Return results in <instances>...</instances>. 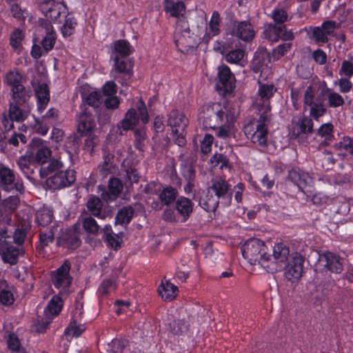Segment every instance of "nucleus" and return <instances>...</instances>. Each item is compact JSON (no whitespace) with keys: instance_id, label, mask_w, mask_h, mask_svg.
Segmentation results:
<instances>
[{"instance_id":"nucleus-1","label":"nucleus","mask_w":353,"mask_h":353,"mask_svg":"<svg viewBox=\"0 0 353 353\" xmlns=\"http://www.w3.org/2000/svg\"><path fill=\"white\" fill-rule=\"evenodd\" d=\"M256 114L257 117L251 119L245 124L243 131L253 143L264 148L268 145V126L272 116L271 106L263 105L261 110H256Z\"/></svg>"},{"instance_id":"nucleus-2","label":"nucleus","mask_w":353,"mask_h":353,"mask_svg":"<svg viewBox=\"0 0 353 353\" xmlns=\"http://www.w3.org/2000/svg\"><path fill=\"white\" fill-rule=\"evenodd\" d=\"M265 243L259 239H250L241 247L242 255L251 265L259 264L268 272L276 271V263L268 254Z\"/></svg>"},{"instance_id":"nucleus-3","label":"nucleus","mask_w":353,"mask_h":353,"mask_svg":"<svg viewBox=\"0 0 353 353\" xmlns=\"http://www.w3.org/2000/svg\"><path fill=\"white\" fill-rule=\"evenodd\" d=\"M199 119L203 128L215 129L223 125L224 120L228 119L224 108L219 103H212L203 105L199 113Z\"/></svg>"},{"instance_id":"nucleus-4","label":"nucleus","mask_w":353,"mask_h":353,"mask_svg":"<svg viewBox=\"0 0 353 353\" xmlns=\"http://www.w3.org/2000/svg\"><path fill=\"white\" fill-rule=\"evenodd\" d=\"M114 61V78L122 85H128L133 76V62L128 57H120L117 55H112Z\"/></svg>"},{"instance_id":"nucleus-5","label":"nucleus","mask_w":353,"mask_h":353,"mask_svg":"<svg viewBox=\"0 0 353 353\" xmlns=\"http://www.w3.org/2000/svg\"><path fill=\"white\" fill-rule=\"evenodd\" d=\"M39 8L46 19L51 22H61V17H66L68 8L63 0H43Z\"/></svg>"},{"instance_id":"nucleus-6","label":"nucleus","mask_w":353,"mask_h":353,"mask_svg":"<svg viewBox=\"0 0 353 353\" xmlns=\"http://www.w3.org/2000/svg\"><path fill=\"white\" fill-rule=\"evenodd\" d=\"M75 180L76 172L69 169L48 176L46 180V185L52 190H61L70 186Z\"/></svg>"},{"instance_id":"nucleus-7","label":"nucleus","mask_w":353,"mask_h":353,"mask_svg":"<svg viewBox=\"0 0 353 353\" xmlns=\"http://www.w3.org/2000/svg\"><path fill=\"white\" fill-rule=\"evenodd\" d=\"M330 92L325 81L307 87L303 99V104L325 103L327 94Z\"/></svg>"},{"instance_id":"nucleus-8","label":"nucleus","mask_w":353,"mask_h":353,"mask_svg":"<svg viewBox=\"0 0 353 353\" xmlns=\"http://www.w3.org/2000/svg\"><path fill=\"white\" fill-rule=\"evenodd\" d=\"M343 258L331 252L319 254V265L332 273L340 274L343 270Z\"/></svg>"},{"instance_id":"nucleus-9","label":"nucleus","mask_w":353,"mask_h":353,"mask_svg":"<svg viewBox=\"0 0 353 353\" xmlns=\"http://www.w3.org/2000/svg\"><path fill=\"white\" fill-rule=\"evenodd\" d=\"M70 262L68 260H65L64 263L53 272L52 281L56 288L65 290L70 287L72 281V278L70 275Z\"/></svg>"},{"instance_id":"nucleus-10","label":"nucleus","mask_w":353,"mask_h":353,"mask_svg":"<svg viewBox=\"0 0 353 353\" xmlns=\"http://www.w3.org/2000/svg\"><path fill=\"white\" fill-rule=\"evenodd\" d=\"M226 34L235 36L244 41H250L254 39L255 31L249 21H234L232 28L226 32Z\"/></svg>"},{"instance_id":"nucleus-11","label":"nucleus","mask_w":353,"mask_h":353,"mask_svg":"<svg viewBox=\"0 0 353 353\" xmlns=\"http://www.w3.org/2000/svg\"><path fill=\"white\" fill-rule=\"evenodd\" d=\"M209 188L224 207L230 205L232 192L230 190V185L227 181L222 179L212 180V185Z\"/></svg>"},{"instance_id":"nucleus-12","label":"nucleus","mask_w":353,"mask_h":353,"mask_svg":"<svg viewBox=\"0 0 353 353\" xmlns=\"http://www.w3.org/2000/svg\"><path fill=\"white\" fill-rule=\"evenodd\" d=\"M305 257L299 252L292 254V260L285 267V277L288 281L299 279L303 273Z\"/></svg>"},{"instance_id":"nucleus-13","label":"nucleus","mask_w":353,"mask_h":353,"mask_svg":"<svg viewBox=\"0 0 353 353\" xmlns=\"http://www.w3.org/2000/svg\"><path fill=\"white\" fill-rule=\"evenodd\" d=\"M32 150V159L34 162L44 165L50 159L52 152L46 146L43 145V141L40 138H33L30 143Z\"/></svg>"},{"instance_id":"nucleus-14","label":"nucleus","mask_w":353,"mask_h":353,"mask_svg":"<svg viewBox=\"0 0 353 353\" xmlns=\"http://www.w3.org/2000/svg\"><path fill=\"white\" fill-rule=\"evenodd\" d=\"M83 313V305L77 303L72 312L71 321L65 331L67 336L78 337L85 330L84 324L81 323Z\"/></svg>"},{"instance_id":"nucleus-15","label":"nucleus","mask_w":353,"mask_h":353,"mask_svg":"<svg viewBox=\"0 0 353 353\" xmlns=\"http://www.w3.org/2000/svg\"><path fill=\"white\" fill-rule=\"evenodd\" d=\"M57 244L59 246L75 250L81 244L79 232L77 230L76 226L67 228L61 235L57 237Z\"/></svg>"},{"instance_id":"nucleus-16","label":"nucleus","mask_w":353,"mask_h":353,"mask_svg":"<svg viewBox=\"0 0 353 353\" xmlns=\"http://www.w3.org/2000/svg\"><path fill=\"white\" fill-rule=\"evenodd\" d=\"M103 202L99 196L91 194L88 196L85 203V209L81 212V214H90L104 220L108 216V213L103 209Z\"/></svg>"},{"instance_id":"nucleus-17","label":"nucleus","mask_w":353,"mask_h":353,"mask_svg":"<svg viewBox=\"0 0 353 353\" xmlns=\"http://www.w3.org/2000/svg\"><path fill=\"white\" fill-rule=\"evenodd\" d=\"M15 176L12 170L0 163V185L6 191L15 189L19 192L23 191V185L20 183H14Z\"/></svg>"},{"instance_id":"nucleus-18","label":"nucleus","mask_w":353,"mask_h":353,"mask_svg":"<svg viewBox=\"0 0 353 353\" xmlns=\"http://www.w3.org/2000/svg\"><path fill=\"white\" fill-rule=\"evenodd\" d=\"M276 88L273 84H260L258 90V98L253 103L255 110H261L263 105H270V99L272 97Z\"/></svg>"},{"instance_id":"nucleus-19","label":"nucleus","mask_w":353,"mask_h":353,"mask_svg":"<svg viewBox=\"0 0 353 353\" xmlns=\"http://www.w3.org/2000/svg\"><path fill=\"white\" fill-rule=\"evenodd\" d=\"M188 120L178 110H172L168 119V125L171 127L173 133H184L188 126Z\"/></svg>"},{"instance_id":"nucleus-20","label":"nucleus","mask_w":353,"mask_h":353,"mask_svg":"<svg viewBox=\"0 0 353 353\" xmlns=\"http://www.w3.org/2000/svg\"><path fill=\"white\" fill-rule=\"evenodd\" d=\"M212 193L211 189L208 188L202 196L198 197L194 194L193 199L198 201L199 205L206 212H214L221 201L215 195L213 196Z\"/></svg>"},{"instance_id":"nucleus-21","label":"nucleus","mask_w":353,"mask_h":353,"mask_svg":"<svg viewBox=\"0 0 353 353\" xmlns=\"http://www.w3.org/2000/svg\"><path fill=\"white\" fill-rule=\"evenodd\" d=\"M310 116H303L294 123L292 137L297 139L301 134H310L314 132V123Z\"/></svg>"},{"instance_id":"nucleus-22","label":"nucleus","mask_w":353,"mask_h":353,"mask_svg":"<svg viewBox=\"0 0 353 353\" xmlns=\"http://www.w3.org/2000/svg\"><path fill=\"white\" fill-rule=\"evenodd\" d=\"M78 121L77 132L81 134V136L92 133L96 124L94 117L91 113L85 110L79 115Z\"/></svg>"},{"instance_id":"nucleus-23","label":"nucleus","mask_w":353,"mask_h":353,"mask_svg":"<svg viewBox=\"0 0 353 353\" xmlns=\"http://www.w3.org/2000/svg\"><path fill=\"white\" fill-rule=\"evenodd\" d=\"M288 179L302 192L310 191L308 188H310L311 179L307 174L292 169L289 171Z\"/></svg>"},{"instance_id":"nucleus-24","label":"nucleus","mask_w":353,"mask_h":353,"mask_svg":"<svg viewBox=\"0 0 353 353\" xmlns=\"http://www.w3.org/2000/svg\"><path fill=\"white\" fill-rule=\"evenodd\" d=\"M174 208L183 217V221H186L193 212L194 203L189 198L180 196L176 200Z\"/></svg>"},{"instance_id":"nucleus-25","label":"nucleus","mask_w":353,"mask_h":353,"mask_svg":"<svg viewBox=\"0 0 353 353\" xmlns=\"http://www.w3.org/2000/svg\"><path fill=\"white\" fill-rule=\"evenodd\" d=\"M79 221L83 230L89 235L97 236L101 230V227L94 219V216L90 214H81L79 218Z\"/></svg>"},{"instance_id":"nucleus-26","label":"nucleus","mask_w":353,"mask_h":353,"mask_svg":"<svg viewBox=\"0 0 353 353\" xmlns=\"http://www.w3.org/2000/svg\"><path fill=\"white\" fill-rule=\"evenodd\" d=\"M108 190L103 192L102 198L106 201H114L123 190V183L117 178L112 177L108 181Z\"/></svg>"},{"instance_id":"nucleus-27","label":"nucleus","mask_w":353,"mask_h":353,"mask_svg":"<svg viewBox=\"0 0 353 353\" xmlns=\"http://www.w3.org/2000/svg\"><path fill=\"white\" fill-rule=\"evenodd\" d=\"M218 70L219 83L222 85L220 89H223L226 92L232 90L234 81V76L232 73L230 68L228 65H222L219 67Z\"/></svg>"},{"instance_id":"nucleus-28","label":"nucleus","mask_w":353,"mask_h":353,"mask_svg":"<svg viewBox=\"0 0 353 353\" xmlns=\"http://www.w3.org/2000/svg\"><path fill=\"white\" fill-rule=\"evenodd\" d=\"M30 112L29 105L11 103L9 108V117L12 121L21 122L27 119Z\"/></svg>"},{"instance_id":"nucleus-29","label":"nucleus","mask_w":353,"mask_h":353,"mask_svg":"<svg viewBox=\"0 0 353 353\" xmlns=\"http://www.w3.org/2000/svg\"><path fill=\"white\" fill-rule=\"evenodd\" d=\"M67 170L64 164L57 159H52L47 165H43L39 169V175L41 179L48 178L52 174H59Z\"/></svg>"},{"instance_id":"nucleus-30","label":"nucleus","mask_w":353,"mask_h":353,"mask_svg":"<svg viewBox=\"0 0 353 353\" xmlns=\"http://www.w3.org/2000/svg\"><path fill=\"white\" fill-rule=\"evenodd\" d=\"M139 117L137 113V110L130 108L125 113L123 119L118 123V128L124 131L133 130L138 125Z\"/></svg>"},{"instance_id":"nucleus-31","label":"nucleus","mask_w":353,"mask_h":353,"mask_svg":"<svg viewBox=\"0 0 353 353\" xmlns=\"http://www.w3.org/2000/svg\"><path fill=\"white\" fill-rule=\"evenodd\" d=\"M12 103L28 105V101L32 97V90L30 88L22 85L11 91Z\"/></svg>"},{"instance_id":"nucleus-32","label":"nucleus","mask_w":353,"mask_h":353,"mask_svg":"<svg viewBox=\"0 0 353 353\" xmlns=\"http://www.w3.org/2000/svg\"><path fill=\"white\" fill-rule=\"evenodd\" d=\"M12 214L10 210L0 206V239L10 237L8 227L12 224Z\"/></svg>"},{"instance_id":"nucleus-33","label":"nucleus","mask_w":353,"mask_h":353,"mask_svg":"<svg viewBox=\"0 0 353 353\" xmlns=\"http://www.w3.org/2000/svg\"><path fill=\"white\" fill-rule=\"evenodd\" d=\"M164 10L170 13L172 17H183L185 13V6L182 1L174 2L170 0H164Z\"/></svg>"},{"instance_id":"nucleus-34","label":"nucleus","mask_w":353,"mask_h":353,"mask_svg":"<svg viewBox=\"0 0 353 353\" xmlns=\"http://www.w3.org/2000/svg\"><path fill=\"white\" fill-rule=\"evenodd\" d=\"M282 28H284V25L273 24L272 23L266 24L263 32V37L272 43L279 41V34L282 32Z\"/></svg>"},{"instance_id":"nucleus-35","label":"nucleus","mask_w":353,"mask_h":353,"mask_svg":"<svg viewBox=\"0 0 353 353\" xmlns=\"http://www.w3.org/2000/svg\"><path fill=\"white\" fill-rule=\"evenodd\" d=\"M178 194L179 192L176 188L170 185H165L163 187V189L159 192V199L162 204L170 205L172 203L176 202L179 197Z\"/></svg>"},{"instance_id":"nucleus-36","label":"nucleus","mask_w":353,"mask_h":353,"mask_svg":"<svg viewBox=\"0 0 353 353\" xmlns=\"http://www.w3.org/2000/svg\"><path fill=\"white\" fill-rule=\"evenodd\" d=\"M62 230L61 225L54 223L49 230H41L39 232V241L42 245L47 246L52 243L57 234Z\"/></svg>"},{"instance_id":"nucleus-37","label":"nucleus","mask_w":353,"mask_h":353,"mask_svg":"<svg viewBox=\"0 0 353 353\" xmlns=\"http://www.w3.org/2000/svg\"><path fill=\"white\" fill-rule=\"evenodd\" d=\"M54 219L53 210L48 207H43L35 214V222L40 226L48 225Z\"/></svg>"},{"instance_id":"nucleus-38","label":"nucleus","mask_w":353,"mask_h":353,"mask_svg":"<svg viewBox=\"0 0 353 353\" xmlns=\"http://www.w3.org/2000/svg\"><path fill=\"white\" fill-rule=\"evenodd\" d=\"M220 23L221 17L219 13L217 11H214L208 23L207 32L205 35L207 41H208L212 37L216 36L220 33Z\"/></svg>"},{"instance_id":"nucleus-39","label":"nucleus","mask_w":353,"mask_h":353,"mask_svg":"<svg viewBox=\"0 0 353 353\" xmlns=\"http://www.w3.org/2000/svg\"><path fill=\"white\" fill-rule=\"evenodd\" d=\"M178 288L169 281H166L159 287L158 292L161 298L166 301H171L176 296Z\"/></svg>"},{"instance_id":"nucleus-40","label":"nucleus","mask_w":353,"mask_h":353,"mask_svg":"<svg viewBox=\"0 0 353 353\" xmlns=\"http://www.w3.org/2000/svg\"><path fill=\"white\" fill-rule=\"evenodd\" d=\"M133 52L134 48L128 41L120 39L114 43V52L112 55H117L120 57H128Z\"/></svg>"},{"instance_id":"nucleus-41","label":"nucleus","mask_w":353,"mask_h":353,"mask_svg":"<svg viewBox=\"0 0 353 353\" xmlns=\"http://www.w3.org/2000/svg\"><path fill=\"white\" fill-rule=\"evenodd\" d=\"M5 83L10 88V92L18 87L24 85L26 79L22 75L16 71H10L8 72L4 79Z\"/></svg>"},{"instance_id":"nucleus-42","label":"nucleus","mask_w":353,"mask_h":353,"mask_svg":"<svg viewBox=\"0 0 353 353\" xmlns=\"http://www.w3.org/2000/svg\"><path fill=\"white\" fill-rule=\"evenodd\" d=\"M134 214V210L131 205L124 206L121 208L115 217L116 224H128Z\"/></svg>"},{"instance_id":"nucleus-43","label":"nucleus","mask_w":353,"mask_h":353,"mask_svg":"<svg viewBox=\"0 0 353 353\" xmlns=\"http://www.w3.org/2000/svg\"><path fill=\"white\" fill-rule=\"evenodd\" d=\"M305 110L309 109L310 117L316 121H319V118L323 117L327 112V107L325 102L321 103L303 104Z\"/></svg>"},{"instance_id":"nucleus-44","label":"nucleus","mask_w":353,"mask_h":353,"mask_svg":"<svg viewBox=\"0 0 353 353\" xmlns=\"http://www.w3.org/2000/svg\"><path fill=\"white\" fill-rule=\"evenodd\" d=\"M272 254L274 260L278 262H285L290 254L289 247L283 243H277L273 248Z\"/></svg>"},{"instance_id":"nucleus-45","label":"nucleus","mask_w":353,"mask_h":353,"mask_svg":"<svg viewBox=\"0 0 353 353\" xmlns=\"http://www.w3.org/2000/svg\"><path fill=\"white\" fill-rule=\"evenodd\" d=\"M190 324L188 322L183 319L174 320L169 324L170 331L173 334L178 335L187 333Z\"/></svg>"},{"instance_id":"nucleus-46","label":"nucleus","mask_w":353,"mask_h":353,"mask_svg":"<svg viewBox=\"0 0 353 353\" xmlns=\"http://www.w3.org/2000/svg\"><path fill=\"white\" fill-rule=\"evenodd\" d=\"M19 250L13 246L7 247L3 252L2 258L3 261L10 265H14L17 263Z\"/></svg>"},{"instance_id":"nucleus-47","label":"nucleus","mask_w":353,"mask_h":353,"mask_svg":"<svg viewBox=\"0 0 353 353\" xmlns=\"http://www.w3.org/2000/svg\"><path fill=\"white\" fill-rule=\"evenodd\" d=\"M253 62L258 68L267 65L270 62L269 52L265 49H259L254 54Z\"/></svg>"},{"instance_id":"nucleus-48","label":"nucleus","mask_w":353,"mask_h":353,"mask_svg":"<svg viewBox=\"0 0 353 353\" xmlns=\"http://www.w3.org/2000/svg\"><path fill=\"white\" fill-rule=\"evenodd\" d=\"M271 18L273 19V24H282L291 19L286 10L281 8H276L271 14Z\"/></svg>"},{"instance_id":"nucleus-49","label":"nucleus","mask_w":353,"mask_h":353,"mask_svg":"<svg viewBox=\"0 0 353 353\" xmlns=\"http://www.w3.org/2000/svg\"><path fill=\"white\" fill-rule=\"evenodd\" d=\"M307 33L312 34L311 38L314 39L317 43H325L328 41V37L321 27H310Z\"/></svg>"},{"instance_id":"nucleus-50","label":"nucleus","mask_w":353,"mask_h":353,"mask_svg":"<svg viewBox=\"0 0 353 353\" xmlns=\"http://www.w3.org/2000/svg\"><path fill=\"white\" fill-rule=\"evenodd\" d=\"M102 94L100 91H94L83 97L85 103L94 108H98L102 103Z\"/></svg>"},{"instance_id":"nucleus-51","label":"nucleus","mask_w":353,"mask_h":353,"mask_svg":"<svg viewBox=\"0 0 353 353\" xmlns=\"http://www.w3.org/2000/svg\"><path fill=\"white\" fill-rule=\"evenodd\" d=\"M25 34L20 28H15L10 37V44L14 49L18 50L21 46V42L23 40Z\"/></svg>"},{"instance_id":"nucleus-52","label":"nucleus","mask_w":353,"mask_h":353,"mask_svg":"<svg viewBox=\"0 0 353 353\" xmlns=\"http://www.w3.org/2000/svg\"><path fill=\"white\" fill-rule=\"evenodd\" d=\"M245 52L241 49L230 50L225 53V60L230 63H239L244 57Z\"/></svg>"},{"instance_id":"nucleus-53","label":"nucleus","mask_w":353,"mask_h":353,"mask_svg":"<svg viewBox=\"0 0 353 353\" xmlns=\"http://www.w3.org/2000/svg\"><path fill=\"white\" fill-rule=\"evenodd\" d=\"M61 302L62 300L59 296H53L52 299L48 303L47 308L45 310V312H46V311H48L52 316L58 315L61 310Z\"/></svg>"},{"instance_id":"nucleus-54","label":"nucleus","mask_w":353,"mask_h":353,"mask_svg":"<svg viewBox=\"0 0 353 353\" xmlns=\"http://www.w3.org/2000/svg\"><path fill=\"white\" fill-rule=\"evenodd\" d=\"M181 174L183 178L187 180H195L196 170L190 161H184L181 165Z\"/></svg>"},{"instance_id":"nucleus-55","label":"nucleus","mask_w":353,"mask_h":353,"mask_svg":"<svg viewBox=\"0 0 353 353\" xmlns=\"http://www.w3.org/2000/svg\"><path fill=\"white\" fill-rule=\"evenodd\" d=\"M56 39V34L53 30L47 32L45 37L41 41L42 48L46 53L54 48Z\"/></svg>"},{"instance_id":"nucleus-56","label":"nucleus","mask_w":353,"mask_h":353,"mask_svg":"<svg viewBox=\"0 0 353 353\" xmlns=\"http://www.w3.org/2000/svg\"><path fill=\"white\" fill-rule=\"evenodd\" d=\"M77 23L74 18L68 17L66 18L63 26L61 28V32L64 37L71 36L74 32Z\"/></svg>"},{"instance_id":"nucleus-57","label":"nucleus","mask_w":353,"mask_h":353,"mask_svg":"<svg viewBox=\"0 0 353 353\" xmlns=\"http://www.w3.org/2000/svg\"><path fill=\"white\" fill-rule=\"evenodd\" d=\"M328 99V105L331 108H338L342 106L345 103V101L342 96L335 92H329L327 94Z\"/></svg>"},{"instance_id":"nucleus-58","label":"nucleus","mask_w":353,"mask_h":353,"mask_svg":"<svg viewBox=\"0 0 353 353\" xmlns=\"http://www.w3.org/2000/svg\"><path fill=\"white\" fill-rule=\"evenodd\" d=\"M334 125L332 123L322 124L316 130V135L322 138H334Z\"/></svg>"},{"instance_id":"nucleus-59","label":"nucleus","mask_w":353,"mask_h":353,"mask_svg":"<svg viewBox=\"0 0 353 353\" xmlns=\"http://www.w3.org/2000/svg\"><path fill=\"white\" fill-rule=\"evenodd\" d=\"M292 48L291 42H285L282 44L279 45L276 48L272 50V57L274 59H279L285 53L289 52Z\"/></svg>"},{"instance_id":"nucleus-60","label":"nucleus","mask_w":353,"mask_h":353,"mask_svg":"<svg viewBox=\"0 0 353 353\" xmlns=\"http://www.w3.org/2000/svg\"><path fill=\"white\" fill-rule=\"evenodd\" d=\"M36 97L37 101H50V92L49 88L46 83L40 84L37 88L35 89Z\"/></svg>"},{"instance_id":"nucleus-61","label":"nucleus","mask_w":353,"mask_h":353,"mask_svg":"<svg viewBox=\"0 0 353 353\" xmlns=\"http://www.w3.org/2000/svg\"><path fill=\"white\" fill-rule=\"evenodd\" d=\"M87 138L84 140V148L89 152L92 153L94 147L98 144L99 139L96 135L92 134H83Z\"/></svg>"},{"instance_id":"nucleus-62","label":"nucleus","mask_w":353,"mask_h":353,"mask_svg":"<svg viewBox=\"0 0 353 353\" xmlns=\"http://www.w3.org/2000/svg\"><path fill=\"white\" fill-rule=\"evenodd\" d=\"M116 288V284L112 279H105L102 281L99 288V292L103 296H107L110 290Z\"/></svg>"},{"instance_id":"nucleus-63","label":"nucleus","mask_w":353,"mask_h":353,"mask_svg":"<svg viewBox=\"0 0 353 353\" xmlns=\"http://www.w3.org/2000/svg\"><path fill=\"white\" fill-rule=\"evenodd\" d=\"M19 203V199L18 196H9L6 199H4L0 204V206H3L7 210H10L11 212L13 213L14 210L17 208Z\"/></svg>"},{"instance_id":"nucleus-64","label":"nucleus","mask_w":353,"mask_h":353,"mask_svg":"<svg viewBox=\"0 0 353 353\" xmlns=\"http://www.w3.org/2000/svg\"><path fill=\"white\" fill-rule=\"evenodd\" d=\"M340 75H345V77L350 78L353 76V63L345 60L342 62L341 68L339 70Z\"/></svg>"}]
</instances>
